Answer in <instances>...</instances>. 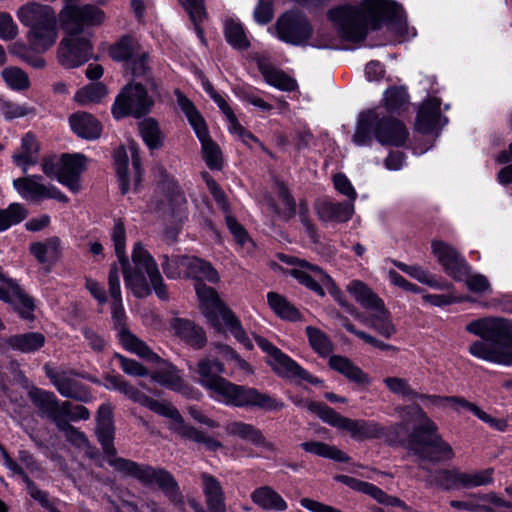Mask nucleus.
<instances>
[{"instance_id": "7ed1b4c3", "label": "nucleus", "mask_w": 512, "mask_h": 512, "mask_svg": "<svg viewBox=\"0 0 512 512\" xmlns=\"http://www.w3.org/2000/svg\"><path fill=\"white\" fill-rule=\"evenodd\" d=\"M96 433L108 463L116 470L135 477L148 486L160 488L175 505H183V497L179 492V487L170 473L150 466H140L135 462L116 457V449L113 446L114 427L110 405H102L99 408Z\"/></svg>"}, {"instance_id": "4468645a", "label": "nucleus", "mask_w": 512, "mask_h": 512, "mask_svg": "<svg viewBox=\"0 0 512 512\" xmlns=\"http://www.w3.org/2000/svg\"><path fill=\"white\" fill-rule=\"evenodd\" d=\"M258 347L266 354V363L278 376L287 379L305 380L311 384H318L320 380L313 377L297 362L283 353L270 341L259 335H253Z\"/></svg>"}, {"instance_id": "de8ad7c7", "label": "nucleus", "mask_w": 512, "mask_h": 512, "mask_svg": "<svg viewBox=\"0 0 512 512\" xmlns=\"http://www.w3.org/2000/svg\"><path fill=\"white\" fill-rule=\"evenodd\" d=\"M225 37L227 42L235 49L246 50L250 46V42L244 32L241 23L236 20H226Z\"/></svg>"}, {"instance_id": "5701e85b", "label": "nucleus", "mask_w": 512, "mask_h": 512, "mask_svg": "<svg viewBox=\"0 0 512 512\" xmlns=\"http://www.w3.org/2000/svg\"><path fill=\"white\" fill-rule=\"evenodd\" d=\"M106 387L112 390H118L124 394L130 400L139 403L140 405L147 407L151 411L163 415L169 402L155 400L143 392L139 391L134 386L127 383L120 376H109L106 378Z\"/></svg>"}, {"instance_id": "8fccbe9b", "label": "nucleus", "mask_w": 512, "mask_h": 512, "mask_svg": "<svg viewBox=\"0 0 512 512\" xmlns=\"http://www.w3.org/2000/svg\"><path fill=\"white\" fill-rule=\"evenodd\" d=\"M45 338L40 333H27L15 335L9 339L12 348L24 353L33 352L43 346Z\"/></svg>"}, {"instance_id": "1a4fd4ad", "label": "nucleus", "mask_w": 512, "mask_h": 512, "mask_svg": "<svg viewBox=\"0 0 512 512\" xmlns=\"http://www.w3.org/2000/svg\"><path fill=\"white\" fill-rule=\"evenodd\" d=\"M465 330L481 338L469 346V353L491 363L490 355L501 352L512 340V321L502 318H479L469 322Z\"/></svg>"}, {"instance_id": "c9c22d12", "label": "nucleus", "mask_w": 512, "mask_h": 512, "mask_svg": "<svg viewBox=\"0 0 512 512\" xmlns=\"http://www.w3.org/2000/svg\"><path fill=\"white\" fill-rule=\"evenodd\" d=\"M346 483L352 489L371 496L381 504L406 508L405 503L402 502L399 498L386 494L382 489L371 483L360 481L354 478H346Z\"/></svg>"}, {"instance_id": "7c9ffc66", "label": "nucleus", "mask_w": 512, "mask_h": 512, "mask_svg": "<svg viewBox=\"0 0 512 512\" xmlns=\"http://www.w3.org/2000/svg\"><path fill=\"white\" fill-rule=\"evenodd\" d=\"M171 329L181 339L195 348H202L207 342L205 332L189 320L173 318L170 322Z\"/></svg>"}, {"instance_id": "0eeeda50", "label": "nucleus", "mask_w": 512, "mask_h": 512, "mask_svg": "<svg viewBox=\"0 0 512 512\" xmlns=\"http://www.w3.org/2000/svg\"><path fill=\"white\" fill-rule=\"evenodd\" d=\"M396 412L400 417L414 414L418 425L410 436V446L421 458L430 461L449 460L453 457L451 446L437 434L436 424L417 405L398 406Z\"/></svg>"}, {"instance_id": "473e14b6", "label": "nucleus", "mask_w": 512, "mask_h": 512, "mask_svg": "<svg viewBox=\"0 0 512 512\" xmlns=\"http://www.w3.org/2000/svg\"><path fill=\"white\" fill-rule=\"evenodd\" d=\"M203 492L211 512H226L224 492L220 482L212 475H201Z\"/></svg>"}, {"instance_id": "5fc2aeb1", "label": "nucleus", "mask_w": 512, "mask_h": 512, "mask_svg": "<svg viewBox=\"0 0 512 512\" xmlns=\"http://www.w3.org/2000/svg\"><path fill=\"white\" fill-rule=\"evenodd\" d=\"M7 301L20 314L22 318H30L34 309V304L19 287H13L8 295Z\"/></svg>"}, {"instance_id": "e2e57ef3", "label": "nucleus", "mask_w": 512, "mask_h": 512, "mask_svg": "<svg viewBox=\"0 0 512 512\" xmlns=\"http://www.w3.org/2000/svg\"><path fill=\"white\" fill-rule=\"evenodd\" d=\"M384 100L389 111H399L408 103V94L404 88L393 87L385 92Z\"/></svg>"}, {"instance_id": "bb28decb", "label": "nucleus", "mask_w": 512, "mask_h": 512, "mask_svg": "<svg viewBox=\"0 0 512 512\" xmlns=\"http://www.w3.org/2000/svg\"><path fill=\"white\" fill-rule=\"evenodd\" d=\"M446 122L447 119L440 115V100L438 98L428 99L418 110L416 127L421 132H429Z\"/></svg>"}, {"instance_id": "a211bd4d", "label": "nucleus", "mask_w": 512, "mask_h": 512, "mask_svg": "<svg viewBox=\"0 0 512 512\" xmlns=\"http://www.w3.org/2000/svg\"><path fill=\"white\" fill-rule=\"evenodd\" d=\"M437 482L447 490L487 486L494 482V469L489 467L483 470L464 472L443 470L438 473Z\"/></svg>"}, {"instance_id": "680f3d73", "label": "nucleus", "mask_w": 512, "mask_h": 512, "mask_svg": "<svg viewBox=\"0 0 512 512\" xmlns=\"http://www.w3.org/2000/svg\"><path fill=\"white\" fill-rule=\"evenodd\" d=\"M189 259V256H173L169 258L164 256L162 268L168 278L176 279L185 276L186 265L184 261Z\"/></svg>"}, {"instance_id": "c756f323", "label": "nucleus", "mask_w": 512, "mask_h": 512, "mask_svg": "<svg viewBox=\"0 0 512 512\" xmlns=\"http://www.w3.org/2000/svg\"><path fill=\"white\" fill-rule=\"evenodd\" d=\"M69 123L73 132L83 139H97L102 132L100 122L93 115L86 112L72 114Z\"/></svg>"}, {"instance_id": "b1692460", "label": "nucleus", "mask_w": 512, "mask_h": 512, "mask_svg": "<svg viewBox=\"0 0 512 512\" xmlns=\"http://www.w3.org/2000/svg\"><path fill=\"white\" fill-rule=\"evenodd\" d=\"M146 360L156 364L155 370L151 375L155 382L170 390L186 393L188 385L182 378L180 371L173 364L162 360L158 355L156 359Z\"/></svg>"}, {"instance_id": "79ce46f5", "label": "nucleus", "mask_w": 512, "mask_h": 512, "mask_svg": "<svg viewBox=\"0 0 512 512\" xmlns=\"http://www.w3.org/2000/svg\"><path fill=\"white\" fill-rule=\"evenodd\" d=\"M197 76L201 81L203 89L209 94V96L213 99V101L217 104L219 109L225 115L228 122V129H239L236 115L230 108L225 98L214 90L212 84L204 77V75L201 72H198Z\"/></svg>"}, {"instance_id": "bf43d9fd", "label": "nucleus", "mask_w": 512, "mask_h": 512, "mask_svg": "<svg viewBox=\"0 0 512 512\" xmlns=\"http://www.w3.org/2000/svg\"><path fill=\"white\" fill-rule=\"evenodd\" d=\"M385 434V428L378 422L358 420L355 440L362 441L365 439L380 438Z\"/></svg>"}, {"instance_id": "f257e3e1", "label": "nucleus", "mask_w": 512, "mask_h": 512, "mask_svg": "<svg viewBox=\"0 0 512 512\" xmlns=\"http://www.w3.org/2000/svg\"><path fill=\"white\" fill-rule=\"evenodd\" d=\"M58 16L64 31V37L58 46V61L68 69L79 67L93 57V34L84 31V27L102 25L106 21V13L94 4L65 0Z\"/></svg>"}, {"instance_id": "a18cd8bd", "label": "nucleus", "mask_w": 512, "mask_h": 512, "mask_svg": "<svg viewBox=\"0 0 512 512\" xmlns=\"http://www.w3.org/2000/svg\"><path fill=\"white\" fill-rule=\"evenodd\" d=\"M108 94L107 88L103 83L97 82L89 84L80 90L74 96V99L80 105H89L101 102Z\"/></svg>"}, {"instance_id": "6e6552de", "label": "nucleus", "mask_w": 512, "mask_h": 512, "mask_svg": "<svg viewBox=\"0 0 512 512\" xmlns=\"http://www.w3.org/2000/svg\"><path fill=\"white\" fill-rule=\"evenodd\" d=\"M372 135L380 144L391 146H401L408 138L406 127L400 121L386 117L379 109L359 115L352 141L357 146H368Z\"/></svg>"}, {"instance_id": "6ab92c4d", "label": "nucleus", "mask_w": 512, "mask_h": 512, "mask_svg": "<svg viewBox=\"0 0 512 512\" xmlns=\"http://www.w3.org/2000/svg\"><path fill=\"white\" fill-rule=\"evenodd\" d=\"M13 187L18 194L27 201H41L44 199H55L67 203L68 198L57 187L42 182L39 175H28L17 178L13 181Z\"/></svg>"}, {"instance_id": "c85d7f7f", "label": "nucleus", "mask_w": 512, "mask_h": 512, "mask_svg": "<svg viewBox=\"0 0 512 512\" xmlns=\"http://www.w3.org/2000/svg\"><path fill=\"white\" fill-rule=\"evenodd\" d=\"M225 431L228 435L239 437L255 446L272 449V444L267 441L262 432L252 424L241 421H231L225 425Z\"/></svg>"}, {"instance_id": "ea45409f", "label": "nucleus", "mask_w": 512, "mask_h": 512, "mask_svg": "<svg viewBox=\"0 0 512 512\" xmlns=\"http://www.w3.org/2000/svg\"><path fill=\"white\" fill-rule=\"evenodd\" d=\"M61 241L57 237L47 239L45 242H35L30 245L31 254L40 262H55L61 254Z\"/></svg>"}, {"instance_id": "4d7b16f0", "label": "nucleus", "mask_w": 512, "mask_h": 512, "mask_svg": "<svg viewBox=\"0 0 512 512\" xmlns=\"http://www.w3.org/2000/svg\"><path fill=\"white\" fill-rule=\"evenodd\" d=\"M2 78L8 87L14 90H23L29 87L27 74L18 67H7L1 72Z\"/></svg>"}, {"instance_id": "4be33fe9", "label": "nucleus", "mask_w": 512, "mask_h": 512, "mask_svg": "<svg viewBox=\"0 0 512 512\" xmlns=\"http://www.w3.org/2000/svg\"><path fill=\"white\" fill-rule=\"evenodd\" d=\"M162 416L171 420L169 429L179 434L181 437L192 440L194 442L203 443L207 450L213 452L223 447L220 441L212 437L205 436L198 429L186 424L177 408L174 407L171 403H169Z\"/></svg>"}, {"instance_id": "052dcab7", "label": "nucleus", "mask_w": 512, "mask_h": 512, "mask_svg": "<svg viewBox=\"0 0 512 512\" xmlns=\"http://www.w3.org/2000/svg\"><path fill=\"white\" fill-rule=\"evenodd\" d=\"M422 299L424 302L435 307H444L456 303L470 301V297L456 295L453 291H449L447 294H423Z\"/></svg>"}, {"instance_id": "aec40b11", "label": "nucleus", "mask_w": 512, "mask_h": 512, "mask_svg": "<svg viewBox=\"0 0 512 512\" xmlns=\"http://www.w3.org/2000/svg\"><path fill=\"white\" fill-rule=\"evenodd\" d=\"M128 154L132 159L133 180L136 187L140 184L142 174L139 146L134 140H128L126 146L119 147L114 153L116 173L123 194L129 191Z\"/></svg>"}, {"instance_id": "a878e982", "label": "nucleus", "mask_w": 512, "mask_h": 512, "mask_svg": "<svg viewBox=\"0 0 512 512\" xmlns=\"http://www.w3.org/2000/svg\"><path fill=\"white\" fill-rule=\"evenodd\" d=\"M45 371L62 396L78 400L85 399L84 391L77 381L75 374L66 371L58 372L49 366H45Z\"/></svg>"}, {"instance_id": "2f4dec72", "label": "nucleus", "mask_w": 512, "mask_h": 512, "mask_svg": "<svg viewBox=\"0 0 512 512\" xmlns=\"http://www.w3.org/2000/svg\"><path fill=\"white\" fill-rule=\"evenodd\" d=\"M257 66L266 83L282 91H293L297 87L296 81L275 68L265 58H257Z\"/></svg>"}, {"instance_id": "49530a36", "label": "nucleus", "mask_w": 512, "mask_h": 512, "mask_svg": "<svg viewBox=\"0 0 512 512\" xmlns=\"http://www.w3.org/2000/svg\"><path fill=\"white\" fill-rule=\"evenodd\" d=\"M301 448L308 453L336 461L345 462L348 460L347 455L343 451L339 450L335 446H331L322 442H304L301 444Z\"/></svg>"}, {"instance_id": "423d86ee", "label": "nucleus", "mask_w": 512, "mask_h": 512, "mask_svg": "<svg viewBox=\"0 0 512 512\" xmlns=\"http://www.w3.org/2000/svg\"><path fill=\"white\" fill-rule=\"evenodd\" d=\"M119 264L127 289L131 290L136 297L149 295V285H151L160 299L168 298V292L158 265L141 243L134 245L132 264L128 262L125 256L122 260H119Z\"/></svg>"}, {"instance_id": "f03ea898", "label": "nucleus", "mask_w": 512, "mask_h": 512, "mask_svg": "<svg viewBox=\"0 0 512 512\" xmlns=\"http://www.w3.org/2000/svg\"><path fill=\"white\" fill-rule=\"evenodd\" d=\"M184 264L186 265L185 276L197 280L195 290L199 308L207 322L218 332L230 331L246 349L252 350L253 343L247 336L239 319L224 305L213 288L201 283L203 280L218 281L217 271L208 262L197 257L189 256Z\"/></svg>"}, {"instance_id": "603ef678", "label": "nucleus", "mask_w": 512, "mask_h": 512, "mask_svg": "<svg viewBox=\"0 0 512 512\" xmlns=\"http://www.w3.org/2000/svg\"><path fill=\"white\" fill-rule=\"evenodd\" d=\"M27 216V210L20 203H12L6 209H0V232L20 223Z\"/></svg>"}, {"instance_id": "774afa93", "label": "nucleus", "mask_w": 512, "mask_h": 512, "mask_svg": "<svg viewBox=\"0 0 512 512\" xmlns=\"http://www.w3.org/2000/svg\"><path fill=\"white\" fill-rule=\"evenodd\" d=\"M58 428L64 433L65 438L72 443L73 445L85 448L88 446V441L85 435L71 426L68 422H59V424H56Z\"/></svg>"}, {"instance_id": "69168bd1", "label": "nucleus", "mask_w": 512, "mask_h": 512, "mask_svg": "<svg viewBox=\"0 0 512 512\" xmlns=\"http://www.w3.org/2000/svg\"><path fill=\"white\" fill-rule=\"evenodd\" d=\"M468 272H470V269ZM462 281H465L468 290L477 294H484L491 290L488 279L482 274L467 273Z\"/></svg>"}, {"instance_id": "412c9836", "label": "nucleus", "mask_w": 512, "mask_h": 512, "mask_svg": "<svg viewBox=\"0 0 512 512\" xmlns=\"http://www.w3.org/2000/svg\"><path fill=\"white\" fill-rule=\"evenodd\" d=\"M431 251L448 276L456 281L464 279L469 265L454 247L441 240H433Z\"/></svg>"}, {"instance_id": "f8f14e48", "label": "nucleus", "mask_w": 512, "mask_h": 512, "mask_svg": "<svg viewBox=\"0 0 512 512\" xmlns=\"http://www.w3.org/2000/svg\"><path fill=\"white\" fill-rule=\"evenodd\" d=\"M279 258L282 262L293 266L288 272L299 283L320 296H324V289H327L340 305L346 306L341 290L336 286L333 279L320 267L289 255H280Z\"/></svg>"}, {"instance_id": "864d4df0", "label": "nucleus", "mask_w": 512, "mask_h": 512, "mask_svg": "<svg viewBox=\"0 0 512 512\" xmlns=\"http://www.w3.org/2000/svg\"><path fill=\"white\" fill-rule=\"evenodd\" d=\"M139 50V45L130 37H123L109 50L112 59L116 61H131Z\"/></svg>"}, {"instance_id": "37998d69", "label": "nucleus", "mask_w": 512, "mask_h": 512, "mask_svg": "<svg viewBox=\"0 0 512 512\" xmlns=\"http://www.w3.org/2000/svg\"><path fill=\"white\" fill-rule=\"evenodd\" d=\"M138 125L140 135L149 149H158L163 145L164 136L155 119L145 118Z\"/></svg>"}, {"instance_id": "09e8293b", "label": "nucleus", "mask_w": 512, "mask_h": 512, "mask_svg": "<svg viewBox=\"0 0 512 512\" xmlns=\"http://www.w3.org/2000/svg\"><path fill=\"white\" fill-rule=\"evenodd\" d=\"M383 382L390 393L402 399L416 400V397H420L419 393L411 387L409 381L405 378L389 376L384 378Z\"/></svg>"}, {"instance_id": "a19ab883", "label": "nucleus", "mask_w": 512, "mask_h": 512, "mask_svg": "<svg viewBox=\"0 0 512 512\" xmlns=\"http://www.w3.org/2000/svg\"><path fill=\"white\" fill-rule=\"evenodd\" d=\"M395 266L404 273L408 274L412 278L416 279L420 283L428 285L435 289H447L450 290L451 285L449 283L439 282L433 275H431L426 269L418 265H407L403 262H395Z\"/></svg>"}, {"instance_id": "2eb2a0df", "label": "nucleus", "mask_w": 512, "mask_h": 512, "mask_svg": "<svg viewBox=\"0 0 512 512\" xmlns=\"http://www.w3.org/2000/svg\"><path fill=\"white\" fill-rule=\"evenodd\" d=\"M258 347L266 354V363L278 376L287 379L305 380L311 384H318L320 380L313 377L297 362L283 353L270 341L259 335H253Z\"/></svg>"}, {"instance_id": "338daca9", "label": "nucleus", "mask_w": 512, "mask_h": 512, "mask_svg": "<svg viewBox=\"0 0 512 512\" xmlns=\"http://www.w3.org/2000/svg\"><path fill=\"white\" fill-rule=\"evenodd\" d=\"M111 239L115 247V253L119 260L125 256V240L126 233L124 224L121 220H115L113 229L111 231Z\"/></svg>"}, {"instance_id": "cd10ccee", "label": "nucleus", "mask_w": 512, "mask_h": 512, "mask_svg": "<svg viewBox=\"0 0 512 512\" xmlns=\"http://www.w3.org/2000/svg\"><path fill=\"white\" fill-rule=\"evenodd\" d=\"M329 367L343 375L349 381L358 385L368 386L371 384V378L359 366L354 364L349 358L341 355H333L329 358Z\"/></svg>"}, {"instance_id": "13d9d810", "label": "nucleus", "mask_w": 512, "mask_h": 512, "mask_svg": "<svg viewBox=\"0 0 512 512\" xmlns=\"http://www.w3.org/2000/svg\"><path fill=\"white\" fill-rule=\"evenodd\" d=\"M306 333L311 347L320 355L327 356L332 351V344L325 333L317 328L308 326Z\"/></svg>"}, {"instance_id": "c03bdc74", "label": "nucleus", "mask_w": 512, "mask_h": 512, "mask_svg": "<svg viewBox=\"0 0 512 512\" xmlns=\"http://www.w3.org/2000/svg\"><path fill=\"white\" fill-rule=\"evenodd\" d=\"M267 301L270 308L280 318L289 321H297L300 319L299 311L280 294L269 292L267 294Z\"/></svg>"}, {"instance_id": "72a5a7b5", "label": "nucleus", "mask_w": 512, "mask_h": 512, "mask_svg": "<svg viewBox=\"0 0 512 512\" xmlns=\"http://www.w3.org/2000/svg\"><path fill=\"white\" fill-rule=\"evenodd\" d=\"M317 213L323 221L346 222L354 213V204L323 200L317 204Z\"/></svg>"}, {"instance_id": "ddd939ff", "label": "nucleus", "mask_w": 512, "mask_h": 512, "mask_svg": "<svg viewBox=\"0 0 512 512\" xmlns=\"http://www.w3.org/2000/svg\"><path fill=\"white\" fill-rule=\"evenodd\" d=\"M177 103L186 115L202 145L203 159L210 169H221L222 153L219 146L211 140L204 119L194 104L180 91L175 90Z\"/></svg>"}, {"instance_id": "9d476101", "label": "nucleus", "mask_w": 512, "mask_h": 512, "mask_svg": "<svg viewBox=\"0 0 512 512\" xmlns=\"http://www.w3.org/2000/svg\"><path fill=\"white\" fill-rule=\"evenodd\" d=\"M16 15L18 20L29 28L28 40L36 51H47L56 43L57 16L51 6L28 2L18 8Z\"/></svg>"}, {"instance_id": "e433bc0d", "label": "nucleus", "mask_w": 512, "mask_h": 512, "mask_svg": "<svg viewBox=\"0 0 512 512\" xmlns=\"http://www.w3.org/2000/svg\"><path fill=\"white\" fill-rule=\"evenodd\" d=\"M38 151L39 145L35 137L31 134H26L22 139L20 149L12 157L13 162L26 173L31 165L37 163Z\"/></svg>"}, {"instance_id": "f3484780", "label": "nucleus", "mask_w": 512, "mask_h": 512, "mask_svg": "<svg viewBox=\"0 0 512 512\" xmlns=\"http://www.w3.org/2000/svg\"><path fill=\"white\" fill-rule=\"evenodd\" d=\"M269 31L280 41L292 45L306 43L312 33L307 19L302 14L296 12H287L281 15Z\"/></svg>"}, {"instance_id": "393cba45", "label": "nucleus", "mask_w": 512, "mask_h": 512, "mask_svg": "<svg viewBox=\"0 0 512 512\" xmlns=\"http://www.w3.org/2000/svg\"><path fill=\"white\" fill-rule=\"evenodd\" d=\"M87 159L82 154L62 155L61 174L59 182L70 191L77 193L81 189L79 175L86 168Z\"/></svg>"}, {"instance_id": "6e6d98bb", "label": "nucleus", "mask_w": 512, "mask_h": 512, "mask_svg": "<svg viewBox=\"0 0 512 512\" xmlns=\"http://www.w3.org/2000/svg\"><path fill=\"white\" fill-rule=\"evenodd\" d=\"M323 421L331 426L346 431L347 433L350 434V436L353 439H355V432L358 426V420L344 417L329 407V409L326 410V414Z\"/></svg>"}, {"instance_id": "dca6fc26", "label": "nucleus", "mask_w": 512, "mask_h": 512, "mask_svg": "<svg viewBox=\"0 0 512 512\" xmlns=\"http://www.w3.org/2000/svg\"><path fill=\"white\" fill-rule=\"evenodd\" d=\"M153 101L141 84H129L123 88L117 96L112 107L115 118H123L128 115L140 117L149 112Z\"/></svg>"}, {"instance_id": "4c0bfd02", "label": "nucleus", "mask_w": 512, "mask_h": 512, "mask_svg": "<svg viewBox=\"0 0 512 512\" xmlns=\"http://www.w3.org/2000/svg\"><path fill=\"white\" fill-rule=\"evenodd\" d=\"M29 396L35 406H37L43 414L52 418L55 423L59 420V412L66 409V406H61V404L58 403L55 395L51 392L41 389H32L29 392Z\"/></svg>"}, {"instance_id": "9b49d317", "label": "nucleus", "mask_w": 512, "mask_h": 512, "mask_svg": "<svg viewBox=\"0 0 512 512\" xmlns=\"http://www.w3.org/2000/svg\"><path fill=\"white\" fill-rule=\"evenodd\" d=\"M119 268L114 265L109 273V290L113 299L112 302V318L118 331V338L121 345L131 353L138 355L143 359H156L151 349L135 335H133L125 326V312L122 306Z\"/></svg>"}, {"instance_id": "3c124183", "label": "nucleus", "mask_w": 512, "mask_h": 512, "mask_svg": "<svg viewBox=\"0 0 512 512\" xmlns=\"http://www.w3.org/2000/svg\"><path fill=\"white\" fill-rule=\"evenodd\" d=\"M373 327L379 334L389 338L395 333L394 325L389 320V314L384 307V304L379 309H375L371 312L369 319L364 320Z\"/></svg>"}, {"instance_id": "0e129e2a", "label": "nucleus", "mask_w": 512, "mask_h": 512, "mask_svg": "<svg viewBox=\"0 0 512 512\" xmlns=\"http://www.w3.org/2000/svg\"><path fill=\"white\" fill-rule=\"evenodd\" d=\"M61 406H66V409L59 412V420L56 421V424H59L60 421L63 423L67 422L68 420H86L90 416L89 411L82 405L72 406V404L69 402H63Z\"/></svg>"}, {"instance_id": "f704fd0d", "label": "nucleus", "mask_w": 512, "mask_h": 512, "mask_svg": "<svg viewBox=\"0 0 512 512\" xmlns=\"http://www.w3.org/2000/svg\"><path fill=\"white\" fill-rule=\"evenodd\" d=\"M251 500L262 509L285 511L288 508L284 498L270 486H262L251 494Z\"/></svg>"}, {"instance_id": "39448f33", "label": "nucleus", "mask_w": 512, "mask_h": 512, "mask_svg": "<svg viewBox=\"0 0 512 512\" xmlns=\"http://www.w3.org/2000/svg\"><path fill=\"white\" fill-rule=\"evenodd\" d=\"M329 18L338 29L339 35L352 42L365 39L370 26L377 29L382 19L402 24V9L386 0H363L361 8L342 6L329 12Z\"/></svg>"}, {"instance_id": "20e7f679", "label": "nucleus", "mask_w": 512, "mask_h": 512, "mask_svg": "<svg viewBox=\"0 0 512 512\" xmlns=\"http://www.w3.org/2000/svg\"><path fill=\"white\" fill-rule=\"evenodd\" d=\"M197 382L210 392V396L221 403L236 407H257L266 410H280L283 403L255 388L239 386L221 377L224 365L209 356L197 363Z\"/></svg>"}, {"instance_id": "58836bf2", "label": "nucleus", "mask_w": 512, "mask_h": 512, "mask_svg": "<svg viewBox=\"0 0 512 512\" xmlns=\"http://www.w3.org/2000/svg\"><path fill=\"white\" fill-rule=\"evenodd\" d=\"M347 290L358 303L371 312L381 308L384 304L383 301L361 281L354 280L350 282L347 286Z\"/></svg>"}]
</instances>
